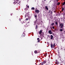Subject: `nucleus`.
<instances>
[{
  "label": "nucleus",
  "instance_id": "obj_1",
  "mask_svg": "<svg viewBox=\"0 0 65 65\" xmlns=\"http://www.w3.org/2000/svg\"><path fill=\"white\" fill-rule=\"evenodd\" d=\"M59 27L60 28H62L63 26H64V25H63V23H61V22H59Z\"/></svg>",
  "mask_w": 65,
  "mask_h": 65
},
{
  "label": "nucleus",
  "instance_id": "obj_2",
  "mask_svg": "<svg viewBox=\"0 0 65 65\" xmlns=\"http://www.w3.org/2000/svg\"><path fill=\"white\" fill-rule=\"evenodd\" d=\"M14 3H15V4H17V5H20V2H19L16 1H15L14 2Z\"/></svg>",
  "mask_w": 65,
  "mask_h": 65
},
{
  "label": "nucleus",
  "instance_id": "obj_3",
  "mask_svg": "<svg viewBox=\"0 0 65 65\" xmlns=\"http://www.w3.org/2000/svg\"><path fill=\"white\" fill-rule=\"evenodd\" d=\"M48 33H49L50 34H53V32H52L51 30H49Z\"/></svg>",
  "mask_w": 65,
  "mask_h": 65
},
{
  "label": "nucleus",
  "instance_id": "obj_4",
  "mask_svg": "<svg viewBox=\"0 0 65 65\" xmlns=\"http://www.w3.org/2000/svg\"><path fill=\"white\" fill-rule=\"evenodd\" d=\"M34 16L35 19H37V15L36 13L34 14Z\"/></svg>",
  "mask_w": 65,
  "mask_h": 65
},
{
  "label": "nucleus",
  "instance_id": "obj_5",
  "mask_svg": "<svg viewBox=\"0 0 65 65\" xmlns=\"http://www.w3.org/2000/svg\"><path fill=\"white\" fill-rule=\"evenodd\" d=\"M36 12V13H39V10H35Z\"/></svg>",
  "mask_w": 65,
  "mask_h": 65
},
{
  "label": "nucleus",
  "instance_id": "obj_6",
  "mask_svg": "<svg viewBox=\"0 0 65 65\" xmlns=\"http://www.w3.org/2000/svg\"><path fill=\"white\" fill-rule=\"evenodd\" d=\"M51 47L52 49H53V44H51Z\"/></svg>",
  "mask_w": 65,
  "mask_h": 65
},
{
  "label": "nucleus",
  "instance_id": "obj_7",
  "mask_svg": "<svg viewBox=\"0 0 65 65\" xmlns=\"http://www.w3.org/2000/svg\"><path fill=\"white\" fill-rule=\"evenodd\" d=\"M55 24L56 26H58V23L57 21L56 22Z\"/></svg>",
  "mask_w": 65,
  "mask_h": 65
},
{
  "label": "nucleus",
  "instance_id": "obj_8",
  "mask_svg": "<svg viewBox=\"0 0 65 65\" xmlns=\"http://www.w3.org/2000/svg\"><path fill=\"white\" fill-rule=\"evenodd\" d=\"M56 64H57V65H58V64H59L60 63V62H59V61H56Z\"/></svg>",
  "mask_w": 65,
  "mask_h": 65
},
{
  "label": "nucleus",
  "instance_id": "obj_9",
  "mask_svg": "<svg viewBox=\"0 0 65 65\" xmlns=\"http://www.w3.org/2000/svg\"><path fill=\"white\" fill-rule=\"evenodd\" d=\"M51 38H50V39H53V36L52 35H51Z\"/></svg>",
  "mask_w": 65,
  "mask_h": 65
},
{
  "label": "nucleus",
  "instance_id": "obj_10",
  "mask_svg": "<svg viewBox=\"0 0 65 65\" xmlns=\"http://www.w3.org/2000/svg\"><path fill=\"white\" fill-rule=\"evenodd\" d=\"M45 8L46 9H47V10H48V8H47V6H45Z\"/></svg>",
  "mask_w": 65,
  "mask_h": 65
},
{
  "label": "nucleus",
  "instance_id": "obj_11",
  "mask_svg": "<svg viewBox=\"0 0 65 65\" xmlns=\"http://www.w3.org/2000/svg\"><path fill=\"white\" fill-rule=\"evenodd\" d=\"M41 33H42V30H41L39 32V34H41Z\"/></svg>",
  "mask_w": 65,
  "mask_h": 65
},
{
  "label": "nucleus",
  "instance_id": "obj_12",
  "mask_svg": "<svg viewBox=\"0 0 65 65\" xmlns=\"http://www.w3.org/2000/svg\"><path fill=\"white\" fill-rule=\"evenodd\" d=\"M43 63L44 64H45V63H46V61H45V60H44Z\"/></svg>",
  "mask_w": 65,
  "mask_h": 65
},
{
  "label": "nucleus",
  "instance_id": "obj_13",
  "mask_svg": "<svg viewBox=\"0 0 65 65\" xmlns=\"http://www.w3.org/2000/svg\"><path fill=\"white\" fill-rule=\"evenodd\" d=\"M34 53L35 54H37V51L35 50L34 51Z\"/></svg>",
  "mask_w": 65,
  "mask_h": 65
},
{
  "label": "nucleus",
  "instance_id": "obj_14",
  "mask_svg": "<svg viewBox=\"0 0 65 65\" xmlns=\"http://www.w3.org/2000/svg\"><path fill=\"white\" fill-rule=\"evenodd\" d=\"M22 37H25V35H24L23 34H22Z\"/></svg>",
  "mask_w": 65,
  "mask_h": 65
},
{
  "label": "nucleus",
  "instance_id": "obj_15",
  "mask_svg": "<svg viewBox=\"0 0 65 65\" xmlns=\"http://www.w3.org/2000/svg\"><path fill=\"white\" fill-rule=\"evenodd\" d=\"M62 5H64L65 4V1L62 4Z\"/></svg>",
  "mask_w": 65,
  "mask_h": 65
},
{
  "label": "nucleus",
  "instance_id": "obj_16",
  "mask_svg": "<svg viewBox=\"0 0 65 65\" xmlns=\"http://www.w3.org/2000/svg\"><path fill=\"white\" fill-rule=\"evenodd\" d=\"M47 38H51V36L50 35H48L47 36Z\"/></svg>",
  "mask_w": 65,
  "mask_h": 65
},
{
  "label": "nucleus",
  "instance_id": "obj_17",
  "mask_svg": "<svg viewBox=\"0 0 65 65\" xmlns=\"http://www.w3.org/2000/svg\"><path fill=\"white\" fill-rule=\"evenodd\" d=\"M31 9H32V10H34L35 9V8H34V7H32L31 8Z\"/></svg>",
  "mask_w": 65,
  "mask_h": 65
},
{
  "label": "nucleus",
  "instance_id": "obj_18",
  "mask_svg": "<svg viewBox=\"0 0 65 65\" xmlns=\"http://www.w3.org/2000/svg\"><path fill=\"white\" fill-rule=\"evenodd\" d=\"M37 28H38V26H37V25H36V27L35 28L36 29V30L37 29Z\"/></svg>",
  "mask_w": 65,
  "mask_h": 65
},
{
  "label": "nucleus",
  "instance_id": "obj_19",
  "mask_svg": "<svg viewBox=\"0 0 65 65\" xmlns=\"http://www.w3.org/2000/svg\"><path fill=\"white\" fill-rule=\"evenodd\" d=\"M60 31L61 32H62L63 31V29H60Z\"/></svg>",
  "mask_w": 65,
  "mask_h": 65
},
{
  "label": "nucleus",
  "instance_id": "obj_20",
  "mask_svg": "<svg viewBox=\"0 0 65 65\" xmlns=\"http://www.w3.org/2000/svg\"><path fill=\"white\" fill-rule=\"evenodd\" d=\"M62 10L61 11H63V10H64V8L63 7H62Z\"/></svg>",
  "mask_w": 65,
  "mask_h": 65
},
{
  "label": "nucleus",
  "instance_id": "obj_21",
  "mask_svg": "<svg viewBox=\"0 0 65 65\" xmlns=\"http://www.w3.org/2000/svg\"><path fill=\"white\" fill-rule=\"evenodd\" d=\"M55 46H56V45H55V43H54L53 44L54 47H55Z\"/></svg>",
  "mask_w": 65,
  "mask_h": 65
},
{
  "label": "nucleus",
  "instance_id": "obj_22",
  "mask_svg": "<svg viewBox=\"0 0 65 65\" xmlns=\"http://www.w3.org/2000/svg\"><path fill=\"white\" fill-rule=\"evenodd\" d=\"M60 3H57V5H60Z\"/></svg>",
  "mask_w": 65,
  "mask_h": 65
},
{
  "label": "nucleus",
  "instance_id": "obj_23",
  "mask_svg": "<svg viewBox=\"0 0 65 65\" xmlns=\"http://www.w3.org/2000/svg\"><path fill=\"white\" fill-rule=\"evenodd\" d=\"M23 34H24V35H25V31H24L23 32Z\"/></svg>",
  "mask_w": 65,
  "mask_h": 65
},
{
  "label": "nucleus",
  "instance_id": "obj_24",
  "mask_svg": "<svg viewBox=\"0 0 65 65\" xmlns=\"http://www.w3.org/2000/svg\"><path fill=\"white\" fill-rule=\"evenodd\" d=\"M27 9H28L27 8H25V10H27Z\"/></svg>",
  "mask_w": 65,
  "mask_h": 65
},
{
  "label": "nucleus",
  "instance_id": "obj_25",
  "mask_svg": "<svg viewBox=\"0 0 65 65\" xmlns=\"http://www.w3.org/2000/svg\"><path fill=\"white\" fill-rule=\"evenodd\" d=\"M42 34H42V36H44V32H42Z\"/></svg>",
  "mask_w": 65,
  "mask_h": 65
},
{
  "label": "nucleus",
  "instance_id": "obj_26",
  "mask_svg": "<svg viewBox=\"0 0 65 65\" xmlns=\"http://www.w3.org/2000/svg\"><path fill=\"white\" fill-rule=\"evenodd\" d=\"M19 1V0H16V1H15H15H16V2H18V1Z\"/></svg>",
  "mask_w": 65,
  "mask_h": 65
},
{
  "label": "nucleus",
  "instance_id": "obj_27",
  "mask_svg": "<svg viewBox=\"0 0 65 65\" xmlns=\"http://www.w3.org/2000/svg\"><path fill=\"white\" fill-rule=\"evenodd\" d=\"M26 6L27 7H28V8H29V6H28V5H27Z\"/></svg>",
  "mask_w": 65,
  "mask_h": 65
},
{
  "label": "nucleus",
  "instance_id": "obj_28",
  "mask_svg": "<svg viewBox=\"0 0 65 65\" xmlns=\"http://www.w3.org/2000/svg\"><path fill=\"white\" fill-rule=\"evenodd\" d=\"M44 56L45 57H46V56H47V55L45 54V55H44Z\"/></svg>",
  "mask_w": 65,
  "mask_h": 65
},
{
  "label": "nucleus",
  "instance_id": "obj_29",
  "mask_svg": "<svg viewBox=\"0 0 65 65\" xmlns=\"http://www.w3.org/2000/svg\"><path fill=\"white\" fill-rule=\"evenodd\" d=\"M52 28L53 29H55V27H54V26H53L52 27Z\"/></svg>",
  "mask_w": 65,
  "mask_h": 65
},
{
  "label": "nucleus",
  "instance_id": "obj_30",
  "mask_svg": "<svg viewBox=\"0 0 65 65\" xmlns=\"http://www.w3.org/2000/svg\"><path fill=\"white\" fill-rule=\"evenodd\" d=\"M28 20H29V19H28V18H26V21H28Z\"/></svg>",
  "mask_w": 65,
  "mask_h": 65
},
{
  "label": "nucleus",
  "instance_id": "obj_31",
  "mask_svg": "<svg viewBox=\"0 0 65 65\" xmlns=\"http://www.w3.org/2000/svg\"><path fill=\"white\" fill-rule=\"evenodd\" d=\"M41 65H43V62L42 63V64H41Z\"/></svg>",
  "mask_w": 65,
  "mask_h": 65
},
{
  "label": "nucleus",
  "instance_id": "obj_32",
  "mask_svg": "<svg viewBox=\"0 0 65 65\" xmlns=\"http://www.w3.org/2000/svg\"><path fill=\"white\" fill-rule=\"evenodd\" d=\"M54 25V23H53L51 24V25Z\"/></svg>",
  "mask_w": 65,
  "mask_h": 65
},
{
  "label": "nucleus",
  "instance_id": "obj_33",
  "mask_svg": "<svg viewBox=\"0 0 65 65\" xmlns=\"http://www.w3.org/2000/svg\"><path fill=\"white\" fill-rule=\"evenodd\" d=\"M37 40H39V38H37Z\"/></svg>",
  "mask_w": 65,
  "mask_h": 65
},
{
  "label": "nucleus",
  "instance_id": "obj_34",
  "mask_svg": "<svg viewBox=\"0 0 65 65\" xmlns=\"http://www.w3.org/2000/svg\"><path fill=\"white\" fill-rule=\"evenodd\" d=\"M40 41V40H38V42H39Z\"/></svg>",
  "mask_w": 65,
  "mask_h": 65
},
{
  "label": "nucleus",
  "instance_id": "obj_35",
  "mask_svg": "<svg viewBox=\"0 0 65 65\" xmlns=\"http://www.w3.org/2000/svg\"><path fill=\"white\" fill-rule=\"evenodd\" d=\"M39 62H40V60H39Z\"/></svg>",
  "mask_w": 65,
  "mask_h": 65
},
{
  "label": "nucleus",
  "instance_id": "obj_36",
  "mask_svg": "<svg viewBox=\"0 0 65 65\" xmlns=\"http://www.w3.org/2000/svg\"><path fill=\"white\" fill-rule=\"evenodd\" d=\"M19 21H21V19H20Z\"/></svg>",
  "mask_w": 65,
  "mask_h": 65
},
{
  "label": "nucleus",
  "instance_id": "obj_37",
  "mask_svg": "<svg viewBox=\"0 0 65 65\" xmlns=\"http://www.w3.org/2000/svg\"><path fill=\"white\" fill-rule=\"evenodd\" d=\"M50 28L51 29H52V27H51Z\"/></svg>",
  "mask_w": 65,
  "mask_h": 65
},
{
  "label": "nucleus",
  "instance_id": "obj_38",
  "mask_svg": "<svg viewBox=\"0 0 65 65\" xmlns=\"http://www.w3.org/2000/svg\"><path fill=\"white\" fill-rule=\"evenodd\" d=\"M56 1H57V2H58V0H56Z\"/></svg>",
  "mask_w": 65,
  "mask_h": 65
},
{
  "label": "nucleus",
  "instance_id": "obj_39",
  "mask_svg": "<svg viewBox=\"0 0 65 65\" xmlns=\"http://www.w3.org/2000/svg\"><path fill=\"white\" fill-rule=\"evenodd\" d=\"M41 23H43V22L42 21H41Z\"/></svg>",
  "mask_w": 65,
  "mask_h": 65
},
{
  "label": "nucleus",
  "instance_id": "obj_40",
  "mask_svg": "<svg viewBox=\"0 0 65 65\" xmlns=\"http://www.w3.org/2000/svg\"><path fill=\"white\" fill-rule=\"evenodd\" d=\"M54 30H56V29H54Z\"/></svg>",
  "mask_w": 65,
  "mask_h": 65
},
{
  "label": "nucleus",
  "instance_id": "obj_41",
  "mask_svg": "<svg viewBox=\"0 0 65 65\" xmlns=\"http://www.w3.org/2000/svg\"><path fill=\"white\" fill-rule=\"evenodd\" d=\"M36 21H37V19L36 20Z\"/></svg>",
  "mask_w": 65,
  "mask_h": 65
},
{
  "label": "nucleus",
  "instance_id": "obj_42",
  "mask_svg": "<svg viewBox=\"0 0 65 65\" xmlns=\"http://www.w3.org/2000/svg\"><path fill=\"white\" fill-rule=\"evenodd\" d=\"M53 35H54V34H53Z\"/></svg>",
  "mask_w": 65,
  "mask_h": 65
},
{
  "label": "nucleus",
  "instance_id": "obj_43",
  "mask_svg": "<svg viewBox=\"0 0 65 65\" xmlns=\"http://www.w3.org/2000/svg\"><path fill=\"white\" fill-rule=\"evenodd\" d=\"M50 11H49V13H50Z\"/></svg>",
  "mask_w": 65,
  "mask_h": 65
},
{
  "label": "nucleus",
  "instance_id": "obj_44",
  "mask_svg": "<svg viewBox=\"0 0 65 65\" xmlns=\"http://www.w3.org/2000/svg\"><path fill=\"white\" fill-rule=\"evenodd\" d=\"M12 14H11V15H12Z\"/></svg>",
  "mask_w": 65,
  "mask_h": 65
},
{
  "label": "nucleus",
  "instance_id": "obj_45",
  "mask_svg": "<svg viewBox=\"0 0 65 65\" xmlns=\"http://www.w3.org/2000/svg\"><path fill=\"white\" fill-rule=\"evenodd\" d=\"M29 23V22H28V23Z\"/></svg>",
  "mask_w": 65,
  "mask_h": 65
},
{
  "label": "nucleus",
  "instance_id": "obj_46",
  "mask_svg": "<svg viewBox=\"0 0 65 65\" xmlns=\"http://www.w3.org/2000/svg\"><path fill=\"white\" fill-rule=\"evenodd\" d=\"M25 25V26H26V25H27V24H26V25Z\"/></svg>",
  "mask_w": 65,
  "mask_h": 65
},
{
  "label": "nucleus",
  "instance_id": "obj_47",
  "mask_svg": "<svg viewBox=\"0 0 65 65\" xmlns=\"http://www.w3.org/2000/svg\"><path fill=\"white\" fill-rule=\"evenodd\" d=\"M44 1H46V0H44Z\"/></svg>",
  "mask_w": 65,
  "mask_h": 65
},
{
  "label": "nucleus",
  "instance_id": "obj_48",
  "mask_svg": "<svg viewBox=\"0 0 65 65\" xmlns=\"http://www.w3.org/2000/svg\"><path fill=\"white\" fill-rule=\"evenodd\" d=\"M54 12H55V11H54Z\"/></svg>",
  "mask_w": 65,
  "mask_h": 65
},
{
  "label": "nucleus",
  "instance_id": "obj_49",
  "mask_svg": "<svg viewBox=\"0 0 65 65\" xmlns=\"http://www.w3.org/2000/svg\"><path fill=\"white\" fill-rule=\"evenodd\" d=\"M60 21L59 20V21H58V22H59V21Z\"/></svg>",
  "mask_w": 65,
  "mask_h": 65
},
{
  "label": "nucleus",
  "instance_id": "obj_50",
  "mask_svg": "<svg viewBox=\"0 0 65 65\" xmlns=\"http://www.w3.org/2000/svg\"><path fill=\"white\" fill-rule=\"evenodd\" d=\"M39 53H40V52H38V53H39Z\"/></svg>",
  "mask_w": 65,
  "mask_h": 65
},
{
  "label": "nucleus",
  "instance_id": "obj_51",
  "mask_svg": "<svg viewBox=\"0 0 65 65\" xmlns=\"http://www.w3.org/2000/svg\"><path fill=\"white\" fill-rule=\"evenodd\" d=\"M27 26H28V25H27Z\"/></svg>",
  "mask_w": 65,
  "mask_h": 65
}]
</instances>
